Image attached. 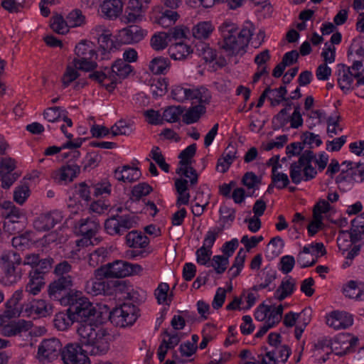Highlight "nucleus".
<instances>
[{
    "mask_svg": "<svg viewBox=\"0 0 364 364\" xmlns=\"http://www.w3.org/2000/svg\"><path fill=\"white\" fill-rule=\"evenodd\" d=\"M29 183L23 182L17 186L14 192V200L19 205H23L30 196Z\"/></svg>",
    "mask_w": 364,
    "mask_h": 364,
    "instance_id": "603ef678",
    "label": "nucleus"
},
{
    "mask_svg": "<svg viewBox=\"0 0 364 364\" xmlns=\"http://www.w3.org/2000/svg\"><path fill=\"white\" fill-rule=\"evenodd\" d=\"M195 161H179L178 168L176 170V173L179 176L190 178L191 186L197 184L198 179V175L193 165V163Z\"/></svg>",
    "mask_w": 364,
    "mask_h": 364,
    "instance_id": "cd10ccee",
    "label": "nucleus"
},
{
    "mask_svg": "<svg viewBox=\"0 0 364 364\" xmlns=\"http://www.w3.org/2000/svg\"><path fill=\"white\" fill-rule=\"evenodd\" d=\"M206 112L204 105H197L188 109L183 116V122L186 124L195 123L199 120L200 117Z\"/></svg>",
    "mask_w": 364,
    "mask_h": 364,
    "instance_id": "ea45409f",
    "label": "nucleus"
},
{
    "mask_svg": "<svg viewBox=\"0 0 364 364\" xmlns=\"http://www.w3.org/2000/svg\"><path fill=\"white\" fill-rule=\"evenodd\" d=\"M353 323V316L346 311H335L331 312L326 318V324L335 330L348 328Z\"/></svg>",
    "mask_w": 364,
    "mask_h": 364,
    "instance_id": "6ab92c4d",
    "label": "nucleus"
},
{
    "mask_svg": "<svg viewBox=\"0 0 364 364\" xmlns=\"http://www.w3.org/2000/svg\"><path fill=\"white\" fill-rule=\"evenodd\" d=\"M79 342L85 352L92 355H102L109 349L111 335L106 329L92 323L78 324Z\"/></svg>",
    "mask_w": 364,
    "mask_h": 364,
    "instance_id": "f257e3e1",
    "label": "nucleus"
},
{
    "mask_svg": "<svg viewBox=\"0 0 364 364\" xmlns=\"http://www.w3.org/2000/svg\"><path fill=\"white\" fill-rule=\"evenodd\" d=\"M80 172V166L75 164H70L62 166L55 173V178L59 181L65 183L70 182Z\"/></svg>",
    "mask_w": 364,
    "mask_h": 364,
    "instance_id": "4c0bfd02",
    "label": "nucleus"
},
{
    "mask_svg": "<svg viewBox=\"0 0 364 364\" xmlns=\"http://www.w3.org/2000/svg\"><path fill=\"white\" fill-rule=\"evenodd\" d=\"M68 302L69 312L76 318L78 324L87 323L86 320L95 314V309L92 303L80 291L70 294Z\"/></svg>",
    "mask_w": 364,
    "mask_h": 364,
    "instance_id": "39448f33",
    "label": "nucleus"
},
{
    "mask_svg": "<svg viewBox=\"0 0 364 364\" xmlns=\"http://www.w3.org/2000/svg\"><path fill=\"white\" fill-rule=\"evenodd\" d=\"M107 256V250L105 247H99L90 254L88 259L89 265L92 267H96L105 262Z\"/></svg>",
    "mask_w": 364,
    "mask_h": 364,
    "instance_id": "de8ad7c7",
    "label": "nucleus"
},
{
    "mask_svg": "<svg viewBox=\"0 0 364 364\" xmlns=\"http://www.w3.org/2000/svg\"><path fill=\"white\" fill-rule=\"evenodd\" d=\"M137 225V217L132 215L116 214L105 221V230L111 236L122 235Z\"/></svg>",
    "mask_w": 364,
    "mask_h": 364,
    "instance_id": "6e6552de",
    "label": "nucleus"
},
{
    "mask_svg": "<svg viewBox=\"0 0 364 364\" xmlns=\"http://www.w3.org/2000/svg\"><path fill=\"white\" fill-rule=\"evenodd\" d=\"M50 27L57 33L65 34L70 28L67 23V19L64 20L62 16H53L51 19Z\"/></svg>",
    "mask_w": 364,
    "mask_h": 364,
    "instance_id": "5fc2aeb1",
    "label": "nucleus"
},
{
    "mask_svg": "<svg viewBox=\"0 0 364 364\" xmlns=\"http://www.w3.org/2000/svg\"><path fill=\"white\" fill-rule=\"evenodd\" d=\"M179 17L178 14L173 10H165L161 12V15L155 18L154 22L167 28L173 25Z\"/></svg>",
    "mask_w": 364,
    "mask_h": 364,
    "instance_id": "a19ab883",
    "label": "nucleus"
},
{
    "mask_svg": "<svg viewBox=\"0 0 364 364\" xmlns=\"http://www.w3.org/2000/svg\"><path fill=\"white\" fill-rule=\"evenodd\" d=\"M146 35V31L136 25H131L119 31L118 36L124 44L141 41Z\"/></svg>",
    "mask_w": 364,
    "mask_h": 364,
    "instance_id": "aec40b11",
    "label": "nucleus"
},
{
    "mask_svg": "<svg viewBox=\"0 0 364 364\" xmlns=\"http://www.w3.org/2000/svg\"><path fill=\"white\" fill-rule=\"evenodd\" d=\"M67 23L70 28L80 26L84 23L85 16L81 11L75 9L72 11L66 17Z\"/></svg>",
    "mask_w": 364,
    "mask_h": 364,
    "instance_id": "0e129e2a",
    "label": "nucleus"
},
{
    "mask_svg": "<svg viewBox=\"0 0 364 364\" xmlns=\"http://www.w3.org/2000/svg\"><path fill=\"white\" fill-rule=\"evenodd\" d=\"M132 71V68L128 63L122 59L117 60L112 65L111 73L108 70L109 79L112 81L111 85L113 84L114 80H116L115 76L119 78H125Z\"/></svg>",
    "mask_w": 364,
    "mask_h": 364,
    "instance_id": "bb28decb",
    "label": "nucleus"
},
{
    "mask_svg": "<svg viewBox=\"0 0 364 364\" xmlns=\"http://www.w3.org/2000/svg\"><path fill=\"white\" fill-rule=\"evenodd\" d=\"M269 311H268L266 322L272 326H274L281 321L284 308L282 304L278 306H269Z\"/></svg>",
    "mask_w": 364,
    "mask_h": 364,
    "instance_id": "864d4df0",
    "label": "nucleus"
},
{
    "mask_svg": "<svg viewBox=\"0 0 364 364\" xmlns=\"http://www.w3.org/2000/svg\"><path fill=\"white\" fill-rule=\"evenodd\" d=\"M148 68L153 75H166L171 68V61L167 57L157 56L149 63Z\"/></svg>",
    "mask_w": 364,
    "mask_h": 364,
    "instance_id": "c756f323",
    "label": "nucleus"
},
{
    "mask_svg": "<svg viewBox=\"0 0 364 364\" xmlns=\"http://www.w3.org/2000/svg\"><path fill=\"white\" fill-rule=\"evenodd\" d=\"M62 350L60 341L53 338L42 341L38 347V353L42 359L49 361L57 358Z\"/></svg>",
    "mask_w": 364,
    "mask_h": 364,
    "instance_id": "dca6fc26",
    "label": "nucleus"
},
{
    "mask_svg": "<svg viewBox=\"0 0 364 364\" xmlns=\"http://www.w3.org/2000/svg\"><path fill=\"white\" fill-rule=\"evenodd\" d=\"M119 282H107L104 279H99L97 278L90 279L86 282L85 285V291L92 296H97L100 294L111 295L113 294V288L117 286Z\"/></svg>",
    "mask_w": 364,
    "mask_h": 364,
    "instance_id": "2eb2a0df",
    "label": "nucleus"
},
{
    "mask_svg": "<svg viewBox=\"0 0 364 364\" xmlns=\"http://www.w3.org/2000/svg\"><path fill=\"white\" fill-rule=\"evenodd\" d=\"M311 161H295L289 168V176L294 184L314 178L317 171L311 164Z\"/></svg>",
    "mask_w": 364,
    "mask_h": 364,
    "instance_id": "9b49d317",
    "label": "nucleus"
},
{
    "mask_svg": "<svg viewBox=\"0 0 364 364\" xmlns=\"http://www.w3.org/2000/svg\"><path fill=\"white\" fill-rule=\"evenodd\" d=\"M242 182L247 188H258L261 179L253 172H247L242 177Z\"/></svg>",
    "mask_w": 364,
    "mask_h": 364,
    "instance_id": "774afa93",
    "label": "nucleus"
},
{
    "mask_svg": "<svg viewBox=\"0 0 364 364\" xmlns=\"http://www.w3.org/2000/svg\"><path fill=\"white\" fill-rule=\"evenodd\" d=\"M94 58H87L86 60L81 58H74L73 64L77 70L89 72L97 68V63L93 60Z\"/></svg>",
    "mask_w": 364,
    "mask_h": 364,
    "instance_id": "bf43d9fd",
    "label": "nucleus"
},
{
    "mask_svg": "<svg viewBox=\"0 0 364 364\" xmlns=\"http://www.w3.org/2000/svg\"><path fill=\"white\" fill-rule=\"evenodd\" d=\"M350 240L357 242L364 239V219L361 216H356L351 222Z\"/></svg>",
    "mask_w": 364,
    "mask_h": 364,
    "instance_id": "58836bf2",
    "label": "nucleus"
},
{
    "mask_svg": "<svg viewBox=\"0 0 364 364\" xmlns=\"http://www.w3.org/2000/svg\"><path fill=\"white\" fill-rule=\"evenodd\" d=\"M272 182L278 189H284L289 184V179L287 174L276 171L275 169L272 171Z\"/></svg>",
    "mask_w": 364,
    "mask_h": 364,
    "instance_id": "e2e57ef3",
    "label": "nucleus"
},
{
    "mask_svg": "<svg viewBox=\"0 0 364 364\" xmlns=\"http://www.w3.org/2000/svg\"><path fill=\"white\" fill-rule=\"evenodd\" d=\"M113 173L116 180L124 183H133L139 180L141 176V171L137 167L129 165L116 168Z\"/></svg>",
    "mask_w": 364,
    "mask_h": 364,
    "instance_id": "4be33fe9",
    "label": "nucleus"
},
{
    "mask_svg": "<svg viewBox=\"0 0 364 364\" xmlns=\"http://www.w3.org/2000/svg\"><path fill=\"white\" fill-rule=\"evenodd\" d=\"M138 318V309L132 304H123L114 308L109 314V321L117 326L132 325Z\"/></svg>",
    "mask_w": 364,
    "mask_h": 364,
    "instance_id": "1a4fd4ad",
    "label": "nucleus"
},
{
    "mask_svg": "<svg viewBox=\"0 0 364 364\" xmlns=\"http://www.w3.org/2000/svg\"><path fill=\"white\" fill-rule=\"evenodd\" d=\"M272 96L268 97L272 107L280 105L282 102H287L289 100V97H286L287 90L286 86H280L279 88L272 89L270 92Z\"/></svg>",
    "mask_w": 364,
    "mask_h": 364,
    "instance_id": "09e8293b",
    "label": "nucleus"
},
{
    "mask_svg": "<svg viewBox=\"0 0 364 364\" xmlns=\"http://www.w3.org/2000/svg\"><path fill=\"white\" fill-rule=\"evenodd\" d=\"M121 0H105L101 6L102 14L108 18H116L122 12Z\"/></svg>",
    "mask_w": 364,
    "mask_h": 364,
    "instance_id": "473e14b6",
    "label": "nucleus"
},
{
    "mask_svg": "<svg viewBox=\"0 0 364 364\" xmlns=\"http://www.w3.org/2000/svg\"><path fill=\"white\" fill-rule=\"evenodd\" d=\"M21 311H24L27 316L46 317L52 313V307L43 299H33L23 304Z\"/></svg>",
    "mask_w": 364,
    "mask_h": 364,
    "instance_id": "f3484780",
    "label": "nucleus"
},
{
    "mask_svg": "<svg viewBox=\"0 0 364 364\" xmlns=\"http://www.w3.org/2000/svg\"><path fill=\"white\" fill-rule=\"evenodd\" d=\"M183 113L181 107L171 106L166 108L162 115L163 121L168 122H176L180 119V117Z\"/></svg>",
    "mask_w": 364,
    "mask_h": 364,
    "instance_id": "4d7b16f0",
    "label": "nucleus"
},
{
    "mask_svg": "<svg viewBox=\"0 0 364 364\" xmlns=\"http://www.w3.org/2000/svg\"><path fill=\"white\" fill-rule=\"evenodd\" d=\"M358 339L350 333L338 335L333 341H318L316 347L323 348L324 346H330L331 351L338 356H343L354 351Z\"/></svg>",
    "mask_w": 364,
    "mask_h": 364,
    "instance_id": "0eeeda50",
    "label": "nucleus"
},
{
    "mask_svg": "<svg viewBox=\"0 0 364 364\" xmlns=\"http://www.w3.org/2000/svg\"><path fill=\"white\" fill-rule=\"evenodd\" d=\"M257 277L261 280L260 283L262 284V287L266 289L277 278V272L275 270L266 267L259 272Z\"/></svg>",
    "mask_w": 364,
    "mask_h": 364,
    "instance_id": "13d9d810",
    "label": "nucleus"
},
{
    "mask_svg": "<svg viewBox=\"0 0 364 364\" xmlns=\"http://www.w3.org/2000/svg\"><path fill=\"white\" fill-rule=\"evenodd\" d=\"M229 264V259L224 255H215L212 258V262L208 267H213L216 273L220 274L225 272Z\"/></svg>",
    "mask_w": 364,
    "mask_h": 364,
    "instance_id": "6e6d98bb",
    "label": "nucleus"
},
{
    "mask_svg": "<svg viewBox=\"0 0 364 364\" xmlns=\"http://www.w3.org/2000/svg\"><path fill=\"white\" fill-rule=\"evenodd\" d=\"M166 32L155 33L151 38V46L155 50H161L166 48L169 43Z\"/></svg>",
    "mask_w": 364,
    "mask_h": 364,
    "instance_id": "3c124183",
    "label": "nucleus"
},
{
    "mask_svg": "<svg viewBox=\"0 0 364 364\" xmlns=\"http://www.w3.org/2000/svg\"><path fill=\"white\" fill-rule=\"evenodd\" d=\"M47 264V263H44ZM40 267V271L38 269H31L28 272V282L26 284L25 291L29 295H38L44 287L46 284L45 277L47 273L50 272L48 266L43 265Z\"/></svg>",
    "mask_w": 364,
    "mask_h": 364,
    "instance_id": "f8f14e48",
    "label": "nucleus"
},
{
    "mask_svg": "<svg viewBox=\"0 0 364 364\" xmlns=\"http://www.w3.org/2000/svg\"><path fill=\"white\" fill-rule=\"evenodd\" d=\"M310 313L311 309H305L302 310V311L299 314L289 312L284 316L283 321L284 324L287 327H292L295 325L296 320L301 316H304V317L306 316V318H304V325L306 326L310 321Z\"/></svg>",
    "mask_w": 364,
    "mask_h": 364,
    "instance_id": "37998d69",
    "label": "nucleus"
},
{
    "mask_svg": "<svg viewBox=\"0 0 364 364\" xmlns=\"http://www.w3.org/2000/svg\"><path fill=\"white\" fill-rule=\"evenodd\" d=\"M289 117H288L287 114V107H284L272 119L274 129L284 127L289 122Z\"/></svg>",
    "mask_w": 364,
    "mask_h": 364,
    "instance_id": "338daca9",
    "label": "nucleus"
},
{
    "mask_svg": "<svg viewBox=\"0 0 364 364\" xmlns=\"http://www.w3.org/2000/svg\"><path fill=\"white\" fill-rule=\"evenodd\" d=\"M4 274L0 279V284L9 287L16 284L25 274L21 266L22 259L16 251L4 252L1 256Z\"/></svg>",
    "mask_w": 364,
    "mask_h": 364,
    "instance_id": "7ed1b4c3",
    "label": "nucleus"
},
{
    "mask_svg": "<svg viewBox=\"0 0 364 364\" xmlns=\"http://www.w3.org/2000/svg\"><path fill=\"white\" fill-rule=\"evenodd\" d=\"M192 52L191 46L183 41L174 42L168 48L170 57L176 60L186 59Z\"/></svg>",
    "mask_w": 364,
    "mask_h": 364,
    "instance_id": "2f4dec72",
    "label": "nucleus"
},
{
    "mask_svg": "<svg viewBox=\"0 0 364 364\" xmlns=\"http://www.w3.org/2000/svg\"><path fill=\"white\" fill-rule=\"evenodd\" d=\"M196 51L205 62H212L216 58V52L208 44L200 42L196 44Z\"/></svg>",
    "mask_w": 364,
    "mask_h": 364,
    "instance_id": "8fccbe9b",
    "label": "nucleus"
},
{
    "mask_svg": "<svg viewBox=\"0 0 364 364\" xmlns=\"http://www.w3.org/2000/svg\"><path fill=\"white\" fill-rule=\"evenodd\" d=\"M94 195L96 196L102 195H110L112 191V185L108 178H103L101 181L97 183L94 186Z\"/></svg>",
    "mask_w": 364,
    "mask_h": 364,
    "instance_id": "69168bd1",
    "label": "nucleus"
},
{
    "mask_svg": "<svg viewBox=\"0 0 364 364\" xmlns=\"http://www.w3.org/2000/svg\"><path fill=\"white\" fill-rule=\"evenodd\" d=\"M337 68V81L341 90L344 92L353 90L354 87L352 85L355 78L353 73H350V69L344 64H338Z\"/></svg>",
    "mask_w": 364,
    "mask_h": 364,
    "instance_id": "393cba45",
    "label": "nucleus"
},
{
    "mask_svg": "<svg viewBox=\"0 0 364 364\" xmlns=\"http://www.w3.org/2000/svg\"><path fill=\"white\" fill-rule=\"evenodd\" d=\"M296 289V279L291 276L284 277L280 285L274 294V296L279 301H283L290 296Z\"/></svg>",
    "mask_w": 364,
    "mask_h": 364,
    "instance_id": "a878e982",
    "label": "nucleus"
},
{
    "mask_svg": "<svg viewBox=\"0 0 364 364\" xmlns=\"http://www.w3.org/2000/svg\"><path fill=\"white\" fill-rule=\"evenodd\" d=\"M192 88L188 86L175 85L171 90L172 98L179 102L190 100Z\"/></svg>",
    "mask_w": 364,
    "mask_h": 364,
    "instance_id": "a18cd8bd",
    "label": "nucleus"
},
{
    "mask_svg": "<svg viewBox=\"0 0 364 364\" xmlns=\"http://www.w3.org/2000/svg\"><path fill=\"white\" fill-rule=\"evenodd\" d=\"M47 263V266H48L49 269H52V265L54 262V260L52 257H48L46 258H41L38 254H27L23 260H22L21 266H29L31 269H38L40 271V267H41V264ZM43 265H46L43 264Z\"/></svg>",
    "mask_w": 364,
    "mask_h": 364,
    "instance_id": "c85d7f7f",
    "label": "nucleus"
},
{
    "mask_svg": "<svg viewBox=\"0 0 364 364\" xmlns=\"http://www.w3.org/2000/svg\"><path fill=\"white\" fill-rule=\"evenodd\" d=\"M223 41L220 48L228 55H242L245 52L252 36L254 27L247 23L239 31L236 26L230 22H225L221 26Z\"/></svg>",
    "mask_w": 364,
    "mask_h": 364,
    "instance_id": "f03ea898",
    "label": "nucleus"
},
{
    "mask_svg": "<svg viewBox=\"0 0 364 364\" xmlns=\"http://www.w3.org/2000/svg\"><path fill=\"white\" fill-rule=\"evenodd\" d=\"M175 187L178 194L176 205L180 207L181 205H188L191 197L188 192V181L184 178H177L175 181Z\"/></svg>",
    "mask_w": 364,
    "mask_h": 364,
    "instance_id": "72a5a7b5",
    "label": "nucleus"
},
{
    "mask_svg": "<svg viewBox=\"0 0 364 364\" xmlns=\"http://www.w3.org/2000/svg\"><path fill=\"white\" fill-rule=\"evenodd\" d=\"M60 129L65 136L69 139L68 141L63 144V149L68 150V151L63 154V158H70V159H75L79 158L80 156V153L77 149L81 146L84 139L82 138H77L75 139L74 141H72L70 140L73 138V134L67 132L65 124H63L60 127Z\"/></svg>",
    "mask_w": 364,
    "mask_h": 364,
    "instance_id": "5701e85b",
    "label": "nucleus"
},
{
    "mask_svg": "<svg viewBox=\"0 0 364 364\" xmlns=\"http://www.w3.org/2000/svg\"><path fill=\"white\" fill-rule=\"evenodd\" d=\"M100 228V221L94 216L83 218L77 221L74 226L75 232L83 239L77 241V246L87 244V242L97 233Z\"/></svg>",
    "mask_w": 364,
    "mask_h": 364,
    "instance_id": "9d476101",
    "label": "nucleus"
},
{
    "mask_svg": "<svg viewBox=\"0 0 364 364\" xmlns=\"http://www.w3.org/2000/svg\"><path fill=\"white\" fill-rule=\"evenodd\" d=\"M1 208L4 210L2 213V215L5 218L4 227L8 231L10 230V225L18 223L21 218H24L23 212L9 200L1 203Z\"/></svg>",
    "mask_w": 364,
    "mask_h": 364,
    "instance_id": "412c9836",
    "label": "nucleus"
},
{
    "mask_svg": "<svg viewBox=\"0 0 364 364\" xmlns=\"http://www.w3.org/2000/svg\"><path fill=\"white\" fill-rule=\"evenodd\" d=\"M73 285V277H61L51 282L48 289V294L51 299L61 301L65 296L70 297V290Z\"/></svg>",
    "mask_w": 364,
    "mask_h": 364,
    "instance_id": "4468645a",
    "label": "nucleus"
},
{
    "mask_svg": "<svg viewBox=\"0 0 364 364\" xmlns=\"http://www.w3.org/2000/svg\"><path fill=\"white\" fill-rule=\"evenodd\" d=\"M143 268L140 264H132L123 260H115L97 269L99 274L105 278H122L141 274Z\"/></svg>",
    "mask_w": 364,
    "mask_h": 364,
    "instance_id": "20e7f679",
    "label": "nucleus"
},
{
    "mask_svg": "<svg viewBox=\"0 0 364 364\" xmlns=\"http://www.w3.org/2000/svg\"><path fill=\"white\" fill-rule=\"evenodd\" d=\"M75 58L87 59V58H95L97 54L90 42L82 41L75 46Z\"/></svg>",
    "mask_w": 364,
    "mask_h": 364,
    "instance_id": "c03bdc74",
    "label": "nucleus"
},
{
    "mask_svg": "<svg viewBox=\"0 0 364 364\" xmlns=\"http://www.w3.org/2000/svg\"><path fill=\"white\" fill-rule=\"evenodd\" d=\"M75 321L76 318L69 312L68 309L66 311H60L55 314L53 324L59 331L67 330Z\"/></svg>",
    "mask_w": 364,
    "mask_h": 364,
    "instance_id": "c9c22d12",
    "label": "nucleus"
},
{
    "mask_svg": "<svg viewBox=\"0 0 364 364\" xmlns=\"http://www.w3.org/2000/svg\"><path fill=\"white\" fill-rule=\"evenodd\" d=\"M97 32H102L98 37V43L100 48L104 51V54L107 52H110L114 48V41L112 40V33L109 31L105 29L104 26H98L95 28Z\"/></svg>",
    "mask_w": 364,
    "mask_h": 364,
    "instance_id": "e433bc0d",
    "label": "nucleus"
},
{
    "mask_svg": "<svg viewBox=\"0 0 364 364\" xmlns=\"http://www.w3.org/2000/svg\"><path fill=\"white\" fill-rule=\"evenodd\" d=\"M23 291L22 289L14 292L11 297L5 304L4 317L11 318L19 316L22 305L20 306L18 303L23 299Z\"/></svg>",
    "mask_w": 364,
    "mask_h": 364,
    "instance_id": "b1692460",
    "label": "nucleus"
},
{
    "mask_svg": "<svg viewBox=\"0 0 364 364\" xmlns=\"http://www.w3.org/2000/svg\"><path fill=\"white\" fill-rule=\"evenodd\" d=\"M196 100L198 105H208L211 100L210 92L205 87H193L190 100Z\"/></svg>",
    "mask_w": 364,
    "mask_h": 364,
    "instance_id": "79ce46f5",
    "label": "nucleus"
},
{
    "mask_svg": "<svg viewBox=\"0 0 364 364\" xmlns=\"http://www.w3.org/2000/svg\"><path fill=\"white\" fill-rule=\"evenodd\" d=\"M151 191L152 188L148 183H139L134 186L132 190V198L134 200H139L143 196L149 195Z\"/></svg>",
    "mask_w": 364,
    "mask_h": 364,
    "instance_id": "052dcab7",
    "label": "nucleus"
},
{
    "mask_svg": "<svg viewBox=\"0 0 364 364\" xmlns=\"http://www.w3.org/2000/svg\"><path fill=\"white\" fill-rule=\"evenodd\" d=\"M126 242L130 247L144 248L149 245V240L141 232L132 230L126 235Z\"/></svg>",
    "mask_w": 364,
    "mask_h": 364,
    "instance_id": "f704fd0d",
    "label": "nucleus"
},
{
    "mask_svg": "<svg viewBox=\"0 0 364 364\" xmlns=\"http://www.w3.org/2000/svg\"><path fill=\"white\" fill-rule=\"evenodd\" d=\"M110 131L112 135L115 136L118 135H129L132 130L129 123L124 120H119L111 127Z\"/></svg>",
    "mask_w": 364,
    "mask_h": 364,
    "instance_id": "680f3d73",
    "label": "nucleus"
},
{
    "mask_svg": "<svg viewBox=\"0 0 364 364\" xmlns=\"http://www.w3.org/2000/svg\"><path fill=\"white\" fill-rule=\"evenodd\" d=\"M61 213L53 210L40 215L33 222V227L38 231H48L61 222Z\"/></svg>",
    "mask_w": 364,
    "mask_h": 364,
    "instance_id": "a211bd4d",
    "label": "nucleus"
},
{
    "mask_svg": "<svg viewBox=\"0 0 364 364\" xmlns=\"http://www.w3.org/2000/svg\"><path fill=\"white\" fill-rule=\"evenodd\" d=\"M343 293L346 297L356 301H364V283L350 281L343 287Z\"/></svg>",
    "mask_w": 364,
    "mask_h": 364,
    "instance_id": "7c9ffc66",
    "label": "nucleus"
},
{
    "mask_svg": "<svg viewBox=\"0 0 364 364\" xmlns=\"http://www.w3.org/2000/svg\"><path fill=\"white\" fill-rule=\"evenodd\" d=\"M213 31V27L210 22L203 21L193 28V35L196 38L205 39L209 37Z\"/></svg>",
    "mask_w": 364,
    "mask_h": 364,
    "instance_id": "49530a36",
    "label": "nucleus"
},
{
    "mask_svg": "<svg viewBox=\"0 0 364 364\" xmlns=\"http://www.w3.org/2000/svg\"><path fill=\"white\" fill-rule=\"evenodd\" d=\"M341 171L340 177L345 181H353L355 182L364 181V163L354 162L353 161H343L339 164L337 161L329 164L327 173L333 175Z\"/></svg>",
    "mask_w": 364,
    "mask_h": 364,
    "instance_id": "423d86ee",
    "label": "nucleus"
},
{
    "mask_svg": "<svg viewBox=\"0 0 364 364\" xmlns=\"http://www.w3.org/2000/svg\"><path fill=\"white\" fill-rule=\"evenodd\" d=\"M83 346L79 343H69L61 350V356L65 364H90Z\"/></svg>",
    "mask_w": 364,
    "mask_h": 364,
    "instance_id": "ddd939ff",
    "label": "nucleus"
}]
</instances>
